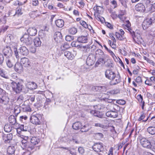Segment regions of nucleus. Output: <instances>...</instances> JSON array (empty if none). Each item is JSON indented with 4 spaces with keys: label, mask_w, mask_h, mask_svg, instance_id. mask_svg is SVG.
Wrapping results in <instances>:
<instances>
[{
    "label": "nucleus",
    "mask_w": 155,
    "mask_h": 155,
    "mask_svg": "<svg viewBox=\"0 0 155 155\" xmlns=\"http://www.w3.org/2000/svg\"><path fill=\"white\" fill-rule=\"evenodd\" d=\"M39 139L37 137H32L30 140V143L27 142L25 140L21 141V147L23 149H25L27 151L24 153L26 155H30L35 150V145L40 142Z\"/></svg>",
    "instance_id": "nucleus-1"
},
{
    "label": "nucleus",
    "mask_w": 155,
    "mask_h": 155,
    "mask_svg": "<svg viewBox=\"0 0 155 155\" xmlns=\"http://www.w3.org/2000/svg\"><path fill=\"white\" fill-rule=\"evenodd\" d=\"M14 51L16 58L18 59L20 58L18 52H19L20 54L24 56H26L28 54V51L25 46L21 47L18 49V51L17 48H14Z\"/></svg>",
    "instance_id": "nucleus-2"
},
{
    "label": "nucleus",
    "mask_w": 155,
    "mask_h": 155,
    "mask_svg": "<svg viewBox=\"0 0 155 155\" xmlns=\"http://www.w3.org/2000/svg\"><path fill=\"white\" fill-rule=\"evenodd\" d=\"M11 86L13 91L16 93H20L22 91L23 86L19 82L16 83L12 81L11 83Z\"/></svg>",
    "instance_id": "nucleus-3"
},
{
    "label": "nucleus",
    "mask_w": 155,
    "mask_h": 155,
    "mask_svg": "<svg viewBox=\"0 0 155 155\" xmlns=\"http://www.w3.org/2000/svg\"><path fill=\"white\" fill-rule=\"evenodd\" d=\"M154 22L155 20L153 18H147L144 20L142 24L143 29L144 30H146Z\"/></svg>",
    "instance_id": "nucleus-4"
},
{
    "label": "nucleus",
    "mask_w": 155,
    "mask_h": 155,
    "mask_svg": "<svg viewBox=\"0 0 155 155\" xmlns=\"http://www.w3.org/2000/svg\"><path fill=\"white\" fill-rule=\"evenodd\" d=\"M140 145L143 147L149 149L151 146V143L147 139L143 137L139 139Z\"/></svg>",
    "instance_id": "nucleus-5"
},
{
    "label": "nucleus",
    "mask_w": 155,
    "mask_h": 155,
    "mask_svg": "<svg viewBox=\"0 0 155 155\" xmlns=\"http://www.w3.org/2000/svg\"><path fill=\"white\" fill-rule=\"evenodd\" d=\"M21 42L25 43L27 45H29L32 43L31 37L28 35L25 34L20 38Z\"/></svg>",
    "instance_id": "nucleus-6"
},
{
    "label": "nucleus",
    "mask_w": 155,
    "mask_h": 155,
    "mask_svg": "<svg viewBox=\"0 0 155 155\" xmlns=\"http://www.w3.org/2000/svg\"><path fill=\"white\" fill-rule=\"evenodd\" d=\"M92 148L96 152H101L104 149L103 144L101 143H96L93 146Z\"/></svg>",
    "instance_id": "nucleus-7"
},
{
    "label": "nucleus",
    "mask_w": 155,
    "mask_h": 155,
    "mask_svg": "<svg viewBox=\"0 0 155 155\" xmlns=\"http://www.w3.org/2000/svg\"><path fill=\"white\" fill-rule=\"evenodd\" d=\"M39 115H32L30 118V121L32 124H40V121L39 120Z\"/></svg>",
    "instance_id": "nucleus-8"
},
{
    "label": "nucleus",
    "mask_w": 155,
    "mask_h": 155,
    "mask_svg": "<svg viewBox=\"0 0 155 155\" xmlns=\"http://www.w3.org/2000/svg\"><path fill=\"white\" fill-rule=\"evenodd\" d=\"M21 64L25 67L29 68L31 66V63L29 59L26 58H21L20 61Z\"/></svg>",
    "instance_id": "nucleus-9"
},
{
    "label": "nucleus",
    "mask_w": 155,
    "mask_h": 155,
    "mask_svg": "<svg viewBox=\"0 0 155 155\" xmlns=\"http://www.w3.org/2000/svg\"><path fill=\"white\" fill-rule=\"evenodd\" d=\"M9 101V98L7 94H2V97L0 98V103L5 105L7 104Z\"/></svg>",
    "instance_id": "nucleus-10"
},
{
    "label": "nucleus",
    "mask_w": 155,
    "mask_h": 155,
    "mask_svg": "<svg viewBox=\"0 0 155 155\" xmlns=\"http://www.w3.org/2000/svg\"><path fill=\"white\" fill-rule=\"evenodd\" d=\"M105 73L106 77L111 80H113L116 76L115 73L109 70H107Z\"/></svg>",
    "instance_id": "nucleus-11"
},
{
    "label": "nucleus",
    "mask_w": 155,
    "mask_h": 155,
    "mask_svg": "<svg viewBox=\"0 0 155 155\" xmlns=\"http://www.w3.org/2000/svg\"><path fill=\"white\" fill-rule=\"evenodd\" d=\"M130 34L131 35L134 40L136 42L140 41L141 38L140 37V34H136L131 29L128 30Z\"/></svg>",
    "instance_id": "nucleus-12"
},
{
    "label": "nucleus",
    "mask_w": 155,
    "mask_h": 155,
    "mask_svg": "<svg viewBox=\"0 0 155 155\" xmlns=\"http://www.w3.org/2000/svg\"><path fill=\"white\" fill-rule=\"evenodd\" d=\"M74 53H72L71 52L68 51H65L64 53V54L68 59L72 60L74 59V56L76 55L75 52L73 51Z\"/></svg>",
    "instance_id": "nucleus-13"
},
{
    "label": "nucleus",
    "mask_w": 155,
    "mask_h": 155,
    "mask_svg": "<svg viewBox=\"0 0 155 155\" xmlns=\"http://www.w3.org/2000/svg\"><path fill=\"white\" fill-rule=\"evenodd\" d=\"M6 63L7 66L9 68H12L15 61V60L12 58H7L6 60Z\"/></svg>",
    "instance_id": "nucleus-14"
},
{
    "label": "nucleus",
    "mask_w": 155,
    "mask_h": 155,
    "mask_svg": "<svg viewBox=\"0 0 155 155\" xmlns=\"http://www.w3.org/2000/svg\"><path fill=\"white\" fill-rule=\"evenodd\" d=\"M3 52L5 56L9 57L12 55V51L10 47L8 46L5 48L3 50Z\"/></svg>",
    "instance_id": "nucleus-15"
},
{
    "label": "nucleus",
    "mask_w": 155,
    "mask_h": 155,
    "mask_svg": "<svg viewBox=\"0 0 155 155\" xmlns=\"http://www.w3.org/2000/svg\"><path fill=\"white\" fill-rule=\"evenodd\" d=\"M14 69L16 72L20 73L22 72L23 67L21 64L19 63H17L15 65Z\"/></svg>",
    "instance_id": "nucleus-16"
},
{
    "label": "nucleus",
    "mask_w": 155,
    "mask_h": 155,
    "mask_svg": "<svg viewBox=\"0 0 155 155\" xmlns=\"http://www.w3.org/2000/svg\"><path fill=\"white\" fill-rule=\"evenodd\" d=\"M54 37L55 41L57 43L60 42L62 40V36L60 32H56Z\"/></svg>",
    "instance_id": "nucleus-17"
},
{
    "label": "nucleus",
    "mask_w": 155,
    "mask_h": 155,
    "mask_svg": "<svg viewBox=\"0 0 155 155\" xmlns=\"http://www.w3.org/2000/svg\"><path fill=\"white\" fill-rule=\"evenodd\" d=\"M135 8L137 11L143 12L145 10L144 6L142 3H138L135 6Z\"/></svg>",
    "instance_id": "nucleus-18"
},
{
    "label": "nucleus",
    "mask_w": 155,
    "mask_h": 155,
    "mask_svg": "<svg viewBox=\"0 0 155 155\" xmlns=\"http://www.w3.org/2000/svg\"><path fill=\"white\" fill-rule=\"evenodd\" d=\"M27 32L31 36L35 35L37 33V30L35 27H30L27 30Z\"/></svg>",
    "instance_id": "nucleus-19"
},
{
    "label": "nucleus",
    "mask_w": 155,
    "mask_h": 155,
    "mask_svg": "<svg viewBox=\"0 0 155 155\" xmlns=\"http://www.w3.org/2000/svg\"><path fill=\"white\" fill-rule=\"evenodd\" d=\"M91 128V126L88 124H85L81 126V131L82 132H87Z\"/></svg>",
    "instance_id": "nucleus-20"
},
{
    "label": "nucleus",
    "mask_w": 155,
    "mask_h": 155,
    "mask_svg": "<svg viewBox=\"0 0 155 155\" xmlns=\"http://www.w3.org/2000/svg\"><path fill=\"white\" fill-rule=\"evenodd\" d=\"M65 142H68L69 143H71L72 142L75 143L77 144L79 143V141L78 140V137L76 135L73 136L72 138L69 139L65 141Z\"/></svg>",
    "instance_id": "nucleus-21"
},
{
    "label": "nucleus",
    "mask_w": 155,
    "mask_h": 155,
    "mask_svg": "<svg viewBox=\"0 0 155 155\" xmlns=\"http://www.w3.org/2000/svg\"><path fill=\"white\" fill-rule=\"evenodd\" d=\"M27 87L30 90H34L37 87V84L34 82H29L26 84Z\"/></svg>",
    "instance_id": "nucleus-22"
},
{
    "label": "nucleus",
    "mask_w": 155,
    "mask_h": 155,
    "mask_svg": "<svg viewBox=\"0 0 155 155\" xmlns=\"http://www.w3.org/2000/svg\"><path fill=\"white\" fill-rule=\"evenodd\" d=\"M120 81V77L116 76L110 82V84L111 85H114L119 83Z\"/></svg>",
    "instance_id": "nucleus-23"
},
{
    "label": "nucleus",
    "mask_w": 155,
    "mask_h": 155,
    "mask_svg": "<svg viewBox=\"0 0 155 155\" xmlns=\"http://www.w3.org/2000/svg\"><path fill=\"white\" fill-rule=\"evenodd\" d=\"M92 90L94 91H104L105 90L104 86H95L92 87Z\"/></svg>",
    "instance_id": "nucleus-24"
},
{
    "label": "nucleus",
    "mask_w": 155,
    "mask_h": 155,
    "mask_svg": "<svg viewBox=\"0 0 155 155\" xmlns=\"http://www.w3.org/2000/svg\"><path fill=\"white\" fill-rule=\"evenodd\" d=\"M87 38L86 36H81L78 38L77 40L82 43H86L87 41Z\"/></svg>",
    "instance_id": "nucleus-25"
},
{
    "label": "nucleus",
    "mask_w": 155,
    "mask_h": 155,
    "mask_svg": "<svg viewBox=\"0 0 155 155\" xmlns=\"http://www.w3.org/2000/svg\"><path fill=\"white\" fill-rule=\"evenodd\" d=\"M106 114L107 117L113 118H116L117 116V113L113 111H108L106 113Z\"/></svg>",
    "instance_id": "nucleus-26"
},
{
    "label": "nucleus",
    "mask_w": 155,
    "mask_h": 155,
    "mask_svg": "<svg viewBox=\"0 0 155 155\" xmlns=\"http://www.w3.org/2000/svg\"><path fill=\"white\" fill-rule=\"evenodd\" d=\"M82 125L80 122H77L74 123L72 125L73 128L75 130H78L79 129H81Z\"/></svg>",
    "instance_id": "nucleus-27"
},
{
    "label": "nucleus",
    "mask_w": 155,
    "mask_h": 155,
    "mask_svg": "<svg viewBox=\"0 0 155 155\" xmlns=\"http://www.w3.org/2000/svg\"><path fill=\"white\" fill-rule=\"evenodd\" d=\"M8 121L12 125H15L16 123V119L14 115H11L9 117Z\"/></svg>",
    "instance_id": "nucleus-28"
},
{
    "label": "nucleus",
    "mask_w": 155,
    "mask_h": 155,
    "mask_svg": "<svg viewBox=\"0 0 155 155\" xmlns=\"http://www.w3.org/2000/svg\"><path fill=\"white\" fill-rule=\"evenodd\" d=\"M55 24L58 27L61 28L64 25V21L62 19H58L55 21Z\"/></svg>",
    "instance_id": "nucleus-29"
},
{
    "label": "nucleus",
    "mask_w": 155,
    "mask_h": 155,
    "mask_svg": "<svg viewBox=\"0 0 155 155\" xmlns=\"http://www.w3.org/2000/svg\"><path fill=\"white\" fill-rule=\"evenodd\" d=\"M104 55V52L101 49H98L95 51V56L96 57L101 58L103 57Z\"/></svg>",
    "instance_id": "nucleus-30"
},
{
    "label": "nucleus",
    "mask_w": 155,
    "mask_h": 155,
    "mask_svg": "<svg viewBox=\"0 0 155 155\" xmlns=\"http://www.w3.org/2000/svg\"><path fill=\"white\" fill-rule=\"evenodd\" d=\"M33 42L34 45L36 47L40 46L41 43L40 38L38 37H36L35 38Z\"/></svg>",
    "instance_id": "nucleus-31"
},
{
    "label": "nucleus",
    "mask_w": 155,
    "mask_h": 155,
    "mask_svg": "<svg viewBox=\"0 0 155 155\" xmlns=\"http://www.w3.org/2000/svg\"><path fill=\"white\" fill-rule=\"evenodd\" d=\"M21 108L24 112H30L31 111V109L29 105L22 104L21 106Z\"/></svg>",
    "instance_id": "nucleus-32"
},
{
    "label": "nucleus",
    "mask_w": 155,
    "mask_h": 155,
    "mask_svg": "<svg viewBox=\"0 0 155 155\" xmlns=\"http://www.w3.org/2000/svg\"><path fill=\"white\" fill-rule=\"evenodd\" d=\"M15 148L14 146H10L8 147L7 152L9 154H12L14 153Z\"/></svg>",
    "instance_id": "nucleus-33"
},
{
    "label": "nucleus",
    "mask_w": 155,
    "mask_h": 155,
    "mask_svg": "<svg viewBox=\"0 0 155 155\" xmlns=\"http://www.w3.org/2000/svg\"><path fill=\"white\" fill-rule=\"evenodd\" d=\"M13 135L12 134H7L6 137H4L5 141L6 143H9L12 139Z\"/></svg>",
    "instance_id": "nucleus-34"
},
{
    "label": "nucleus",
    "mask_w": 155,
    "mask_h": 155,
    "mask_svg": "<svg viewBox=\"0 0 155 155\" xmlns=\"http://www.w3.org/2000/svg\"><path fill=\"white\" fill-rule=\"evenodd\" d=\"M147 130L148 132L151 135H154L155 134V127H150L147 128Z\"/></svg>",
    "instance_id": "nucleus-35"
},
{
    "label": "nucleus",
    "mask_w": 155,
    "mask_h": 155,
    "mask_svg": "<svg viewBox=\"0 0 155 155\" xmlns=\"http://www.w3.org/2000/svg\"><path fill=\"white\" fill-rule=\"evenodd\" d=\"M69 33L74 35L77 32V29L74 27H72L69 28L68 29Z\"/></svg>",
    "instance_id": "nucleus-36"
},
{
    "label": "nucleus",
    "mask_w": 155,
    "mask_h": 155,
    "mask_svg": "<svg viewBox=\"0 0 155 155\" xmlns=\"http://www.w3.org/2000/svg\"><path fill=\"white\" fill-rule=\"evenodd\" d=\"M12 129V127L9 124L5 125L4 127V130L5 131L7 132H10Z\"/></svg>",
    "instance_id": "nucleus-37"
},
{
    "label": "nucleus",
    "mask_w": 155,
    "mask_h": 155,
    "mask_svg": "<svg viewBox=\"0 0 155 155\" xmlns=\"http://www.w3.org/2000/svg\"><path fill=\"white\" fill-rule=\"evenodd\" d=\"M90 113L94 116L98 117H101V115L100 114V112L96 110H92L90 111Z\"/></svg>",
    "instance_id": "nucleus-38"
},
{
    "label": "nucleus",
    "mask_w": 155,
    "mask_h": 155,
    "mask_svg": "<svg viewBox=\"0 0 155 155\" xmlns=\"http://www.w3.org/2000/svg\"><path fill=\"white\" fill-rule=\"evenodd\" d=\"M29 15L31 18H33L37 17L39 15L37 14V10L31 12L30 13Z\"/></svg>",
    "instance_id": "nucleus-39"
},
{
    "label": "nucleus",
    "mask_w": 155,
    "mask_h": 155,
    "mask_svg": "<svg viewBox=\"0 0 155 155\" xmlns=\"http://www.w3.org/2000/svg\"><path fill=\"white\" fill-rule=\"evenodd\" d=\"M27 2V0H26L23 2H21L19 1L16 0L14 2L13 4L15 5H22L25 3Z\"/></svg>",
    "instance_id": "nucleus-40"
},
{
    "label": "nucleus",
    "mask_w": 155,
    "mask_h": 155,
    "mask_svg": "<svg viewBox=\"0 0 155 155\" xmlns=\"http://www.w3.org/2000/svg\"><path fill=\"white\" fill-rule=\"evenodd\" d=\"M76 3L79 7H83L84 5L83 0H76Z\"/></svg>",
    "instance_id": "nucleus-41"
},
{
    "label": "nucleus",
    "mask_w": 155,
    "mask_h": 155,
    "mask_svg": "<svg viewBox=\"0 0 155 155\" xmlns=\"http://www.w3.org/2000/svg\"><path fill=\"white\" fill-rule=\"evenodd\" d=\"M0 76L6 79L9 78V77L6 74H5L3 69L0 68Z\"/></svg>",
    "instance_id": "nucleus-42"
},
{
    "label": "nucleus",
    "mask_w": 155,
    "mask_h": 155,
    "mask_svg": "<svg viewBox=\"0 0 155 155\" xmlns=\"http://www.w3.org/2000/svg\"><path fill=\"white\" fill-rule=\"evenodd\" d=\"M71 45L72 47H77L78 49H81L82 48V46L78 44V43L76 41L72 42L71 43Z\"/></svg>",
    "instance_id": "nucleus-43"
},
{
    "label": "nucleus",
    "mask_w": 155,
    "mask_h": 155,
    "mask_svg": "<svg viewBox=\"0 0 155 155\" xmlns=\"http://www.w3.org/2000/svg\"><path fill=\"white\" fill-rule=\"evenodd\" d=\"M22 13H23L21 10V8L20 6L18 7L15 11V14L18 15H21Z\"/></svg>",
    "instance_id": "nucleus-44"
},
{
    "label": "nucleus",
    "mask_w": 155,
    "mask_h": 155,
    "mask_svg": "<svg viewBox=\"0 0 155 155\" xmlns=\"http://www.w3.org/2000/svg\"><path fill=\"white\" fill-rule=\"evenodd\" d=\"M105 62H104V59L102 58H99L97 61L96 62L95 65L97 66H98L100 64H104Z\"/></svg>",
    "instance_id": "nucleus-45"
},
{
    "label": "nucleus",
    "mask_w": 155,
    "mask_h": 155,
    "mask_svg": "<svg viewBox=\"0 0 155 155\" xmlns=\"http://www.w3.org/2000/svg\"><path fill=\"white\" fill-rule=\"evenodd\" d=\"M103 11V8L101 6H97L96 7V12L99 14H101Z\"/></svg>",
    "instance_id": "nucleus-46"
},
{
    "label": "nucleus",
    "mask_w": 155,
    "mask_h": 155,
    "mask_svg": "<svg viewBox=\"0 0 155 155\" xmlns=\"http://www.w3.org/2000/svg\"><path fill=\"white\" fill-rule=\"evenodd\" d=\"M110 3L111 5V6L113 8H116L117 6V2L115 0H110Z\"/></svg>",
    "instance_id": "nucleus-47"
},
{
    "label": "nucleus",
    "mask_w": 155,
    "mask_h": 155,
    "mask_svg": "<svg viewBox=\"0 0 155 155\" xmlns=\"http://www.w3.org/2000/svg\"><path fill=\"white\" fill-rule=\"evenodd\" d=\"M115 36L117 38L120 40H123V38L122 35L120 34V33L116 32L115 33Z\"/></svg>",
    "instance_id": "nucleus-48"
},
{
    "label": "nucleus",
    "mask_w": 155,
    "mask_h": 155,
    "mask_svg": "<svg viewBox=\"0 0 155 155\" xmlns=\"http://www.w3.org/2000/svg\"><path fill=\"white\" fill-rule=\"evenodd\" d=\"M65 39L67 41H70L74 40V37L68 35L66 36Z\"/></svg>",
    "instance_id": "nucleus-49"
},
{
    "label": "nucleus",
    "mask_w": 155,
    "mask_h": 155,
    "mask_svg": "<svg viewBox=\"0 0 155 155\" xmlns=\"http://www.w3.org/2000/svg\"><path fill=\"white\" fill-rule=\"evenodd\" d=\"M119 92V90L118 89L111 90L110 91V93L111 94H117Z\"/></svg>",
    "instance_id": "nucleus-50"
},
{
    "label": "nucleus",
    "mask_w": 155,
    "mask_h": 155,
    "mask_svg": "<svg viewBox=\"0 0 155 155\" xmlns=\"http://www.w3.org/2000/svg\"><path fill=\"white\" fill-rule=\"evenodd\" d=\"M113 35V34L111 33L109 35V36L111 38V40L113 41L112 45H114V43H115L116 42V40Z\"/></svg>",
    "instance_id": "nucleus-51"
},
{
    "label": "nucleus",
    "mask_w": 155,
    "mask_h": 155,
    "mask_svg": "<svg viewBox=\"0 0 155 155\" xmlns=\"http://www.w3.org/2000/svg\"><path fill=\"white\" fill-rule=\"evenodd\" d=\"M20 111V108L18 106L15 107L14 108V112L15 115H18Z\"/></svg>",
    "instance_id": "nucleus-52"
},
{
    "label": "nucleus",
    "mask_w": 155,
    "mask_h": 155,
    "mask_svg": "<svg viewBox=\"0 0 155 155\" xmlns=\"http://www.w3.org/2000/svg\"><path fill=\"white\" fill-rule=\"evenodd\" d=\"M108 52L112 56L113 59L116 61V59H117V58L113 52L110 50Z\"/></svg>",
    "instance_id": "nucleus-53"
},
{
    "label": "nucleus",
    "mask_w": 155,
    "mask_h": 155,
    "mask_svg": "<svg viewBox=\"0 0 155 155\" xmlns=\"http://www.w3.org/2000/svg\"><path fill=\"white\" fill-rule=\"evenodd\" d=\"M80 24L82 25L85 28H87L89 29L90 28L88 26V25L86 24V22L83 21H80Z\"/></svg>",
    "instance_id": "nucleus-54"
},
{
    "label": "nucleus",
    "mask_w": 155,
    "mask_h": 155,
    "mask_svg": "<svg viewBox=\"0 0 155 155\" xmlns=\"http://www.w3.org/2000/svg\"><path fill=\"white\" fill-rule=\"evenodd\" d=\"M45 92L47 96V97H46V98H47V97H49L48 96H50L51 94V97L53 98V94L49 91H46Z\"/></svg>",
    "instance_id": "nucleus-55"
},
{
    "label": "nucleus",
    "mask_w": 155,
    "mask_h": 155,
    "mask_svg": "<svg viewBox=\"0 0 155 155\" xmlns=\"http://www.w3.org/2000/svg\"><path fill=\"white\" fill-rule=\"evenodd\" d=\"M116 102L119 104L122 105H124L126 103L125 101L122 99L117 100Z\"/></svg>",
    "instance_id": "nucleus-56"
},
{
    "label": "nucleus",
    "mask_w": 155,
    "mask_h": 155,
    "mask_svg": "<svg viewBox=\"0 0 155 155\" xmlns=\"http://www.w3.org/2000/svg\"><path fill=\"white\" fill-rule=\"evenodd\" d=\"M78 150L79 153L81 154H83L84 153V150L82 147H79Z\"/></svg>",
    "instance_id": "nucleus-57"
},
{
    "label": "nucleus",
    "mask_w": 155,
    "mask_h": 155,
    "mask_svg": "<svg viewBox=\"0 0 155 155\" xmlns=\"http://www.w3.org/2000/svg\"><path fill=\"white\" fill-rule=\"evenodd\" d=\"M151 146L150 149L155 152V142L151 141Z\"/></svg>",
    "instance_id": "nucleus-58"
},
{
    "label": "nucleus",
    "mask_w": 155,
    "mask_h": 155,
    "mask_svg": "<svg viewBox=\"0 0 155 155\" xmlns=\"http://www.w3.org/2000/svg\"><path fill=\"white\" fill-rule=\"evenodd\" d=\"M137 98L138 101L139 102L142 103L143 102V97L141 94L138 95L137 97Z\"/></svg>",
    "instance_id": "nucleus-59"
},
{
    "label": "nucleus",
    "mask_w": 155,
    "mask_h": 155,
    "mask_svg": "<svg viewBox=\"0 0 155 155\" xmlns=\"http://www.w3.org/2000/svg\"><path fill=\"white\" fill-rule=\"evenodd\" d=\"M96 137L98 139H100L103 137V135L101 133H97L95 134Z\"/></svg>",
    "instance_id": "nucleus-60"
},
{
    "label": "nucleus",
    "mask_w": 155,
    "mask_h": 155,
    "mask_svg": "<svg viewBox=\"0 0 155 155\" xmlns=\"http://www.w3.org/2000/svg\"><path fill=\"white\" fill-rule=\"evenodd\" d=\"M118 16L120 20L123 21L125 20L126 18L125 15H123L121 16V15H118Z\"/></svg>",
    "instance_id": "nucleus-61"
},
{
    "label": "nucleus",
    "mask_w": 155,
    "mask_h": 155,
    "mask_svg": "<svg viewBox=\"0 0 155 155\" xmlns=\"http://www.w3.org/2000/svg\"><path fill=\"white\" fill-rule=\"evenodd\" d=\"M48 8L50 10H52L54 11H55L56 10V8L54 7L51 5H48Z\"/></svg>",
    "instance_id": "nucleus-62"
},
{
    "label": "nucleus",
    "mask_w": 155,
    "mask_h": 155,
    "mask_svg": "<svg viewBox=\"0 0 155 155\" xmlns=\"http://www.w3.org/2000/svg\"><path fill=\"white\" fill-rule=\"evenodd\" d=\"M94 126L95 127H99L101 128H104V125L99 123H97L95 124Z\"/></svg>",
    "instance_id": "nucleus-63"
},
{
    "label": "nucleus",
    "mask_w": 155,
    "mask_h": 155,
    "mask_svg": "<svg viewBox=\"0 0 155 155\" xmlns=\"http://www.w3.org/2000/svg\"><path fill=\"white\" fill-rule=\"evenodd\" d=\"M121 4L124 7H127L126 0H119Z\"/></svg>",
    "instance_id": "nucleus-64"
}]
</instances>
